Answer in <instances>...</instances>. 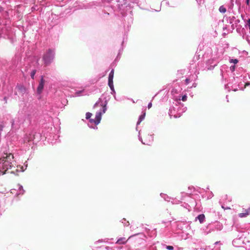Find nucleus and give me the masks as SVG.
<instances>
[{
    "label": "nucleus",
    "instance_id": "nucleus-36",
    "mask_svg": "<svg viewBox=\"0 0 250 250\" xmlns=\"http://www.w3.org/2000/svg\"><path fill=\"white\" fill-rule=\"evenodd\" d=\"M186 70L185 69L180 70L178 71V75H183L185 73Z\"/></svg>",
    "mask_w": 250,
    "mask_h": 250
},
{
    "label": "nucleus",
    "instance_id": "nucleus-46",
    "mask_svg": "<svg viewBox=\"0 0 250 250\" xmlns=\"http://www.w3.org/2000/svg\"><path fill=\"white\" fill-rule=\"evenodd\" d=\"M235 66L234 65H231L230 67V70L232 71V72H233L235 70Z\"/></svg>",
    "mask_w": 250,
    "mask_h": 250
},
{
    "label": "nucleus",
    "instance_id": "nucleus-5",
    "mask_svg": "<svg viewBox=\"0 0 250 250\" xmlns=\"http://www.w3.org/2000/svg\"><path fill=\"white\" fill-rule=\"evenodd\" d=\"M41 138L40 133L35 132L32 131L29 134H26L23 137L24 143H29L33 142V143L38 142Z\"/></svg>",
    "mask_w": 250,
    "mask_h": 250
},
{
    "label": "nucleus",
    "instance_id": "nucleus-35",
    "mask_svg": "<svg viewBox=\"0 0 250 250\" xmlns=\"http://www.w3.org/2000/svg\"><path fill=\"white\" fill-rule=\"evenodd\" d=\"M185 84L186 85L188 84L190 82H191V81L190 80V78H188V77H187L186 79L185 80Z\"/></svg>",
    "mask_w": 250,
    "mask_h": 250
},
{
    "label": "nucleus",
    "instance_id": "nucleus-4",
    "mask_svg": "<svg viewBox=\"0 0 250 250\" xmlns=\"http://www.w3.org/2000/svg\"><path fill=\"white\" fill-rule=\"evenodd\" d=\"M175 106H171L169 109L168 115L170 118L173 116L175 118L180 117L182 113L185 112L187 109L186 107L182 106V108L180 107V105L175 104Z\"/></svg>",
    "mask_w": 250,
    "mask_h": 250
},
{
    "label": "nucleus",
    "instance_id": "nucleus-62",
    "mask_svg": "<svg viewBox=\"0 0 250 250\" xmlns=\"http://www.w3.org/2000/svg\"><path fill=\"white\" fill-rule=\"evenodd\" d=\"M166 3L167 5H169V2L168 1H166Z\"/></svg>",
    "mask_w": 250,
    "mask_h": 250
},
{
    "label": "nucleus",
    "instance_id": "nucleus-13",
    "mask_svg": "<svg viewBox=\"0 0 250 250\" xmlns=\"http://www.w3.org/2000/svg\"><path fill=\"white\" fill-rule=\"evenodd\" d=\"M217 62L214 61V60H208L207 62V69L208 70L213 69L214 67L217 65Z\"/></svg>",
    "mask_w": 250,
    "mask_h": 250
},
{
    "label": "nucleus",
    "instance_id": "nucleus-54",
    "mask_svg": "<svg viewBox=\"0 0 250 250\" xmlns=\"http://www.w3.org/2000/svg\"><path fill=\"white\" fill-rule=\"evenodd\" d=\"M197 85V84L195 82H194L192 84V87H196Z\"/></svg>",
    "mask_w": 250,
    "mask_h": 250
},
{
    "label": "nucleus",
    "instance_id": "nucleus-50",
    "mask_svg": "<svg viewBox=\"0 0 250 250\" xmlns=\"http://www.w3.org/2000/svg\"><path fill=\"white\" fill-rule=\"evenodd\" d=\"M244 248L245 249V250H250V244L246 247H245Z\"/></svg>",
    "mask_w": 250,
    "mask_h": 250
},
{
    "label": "nucleus",
    "instance_id": "nucleus-12",
    "mask_svg": "<svg viewBox=\"0 0 250 250\" xmlns=\"http://www.w3.org/2000/svg\"><path fill=\"white\" fill-rule=\"evenodd\" d=\"M15 90H17L20 94L24 95L26 92V88L22 84L17 83Z\"/></svg>",
    "mask_w": 250,
    "mask_h": 250
},
{
    "label": "nucleus",
    "instance_id": "nucleus-56",
    "mask_svg": "<svg viewBox=\"0 0 250 250\" xmlns=\"http://www.w3.org/2000/svg\"><path fill=\"white\" fill-rule=\"evenodd\" d=\"M36 10V8H35V7L33 6V7L31 8V11H32V12L34 11V10Z\"/></svg>",
    "mask_w": 250,
    "mask_h": 250
},
{
    "label": "nucleus",
    "instance_id": "nucleus-7",
    "mask_svg": "<svg viewBox=\"0 0 250 250\" xmlns=\"http://www.w3.org/2000/svg\"><path fill=\"white\" fill-rule=\"evenodd\" d=\"M239 238H236L232 241V245L235 247L245 248V243L243 239L244 234L241 233L238 236Z\"/></svg>",
    "mask_w": 250,
    "mask_h": 250
},
{
    "label": "nucleus",
    "instance_id": "nucleus-38",
    "mask_svg": "<svg viewBox=\"0 0 250 250\" xmlns=\"http://www.w3.org/2000/svg\"><path fill=\"white\" fill-rule=\"evenodd\" d=\"M138 138H139V140L142 143V144H146L145 143H144L143 142L142 138L141 136H140V131H139V132Z\"/></svg>",
    "mask_w": 250,
    "mask_h": 250
},
{
    "label": "nucleus",
    "instance_id": "nucleus-47",
    "mask_svg": "<svg viewBox=\"0 0 250 250\" xmlns=\"http://www.w3.org/2000/svg\"><path fill=\"white\" fill-rule=\"evenodd\" d=\"M188 189L190 190L191 191L192 190H194V189H195V188L193 186H189L188 187Z\"/></svg>",
    "mask_w": 250,
    "mask_h": 250
},
{
    "label": "nucleus",
    "instance_id": "nucleus-14",
    "mask_svg": "<svg viewBox=\"0 0 250 250\" xmlns=\"http://www.w3.org/2000/svg\"><path fill=\"white\" fill-rule=\"evenodd\" d=\"M227 23L229 24L235 23V24H238L240 22V20L239 19H237L234 16L227 18Z\"/></svg>",
    "mask_w": 250,
    "mask_h": 250
},
{
    "label": "nucleus",
    "instance_id": "nucleus-27",
    "mask_svg": "<svg viewBox=\"0 0 250 250\" xmlns=\"http://www.w3.org/2000/svg\"><path fill=\"white\" fill-rule=\"evenodd\" d=\"M249 214L247 209L245 210V212L240 213L238 214V216L240 218H243L247 216Z\"/></svg>",
    "mask_w": 250,
    "mask_h": 250
},
{
    "label": "nucleus",
    "instance_id": "nucleus-64",
    "mask_svg": "<svg viewBox=\"0 0 250 250\" xmlns=\"http://www.w3.org/2000/svg\"><path fill=\"white\" fill-rule=\"evenodd\" d=\"M220 242H216L214 244L215 245H216V244H218V243H219Z\"/></svg>",
    "mask_w": 250,
    "mask_h": 250
},
{
    "label": "nucleus",
    "instance_id": "nucleus-32",
    "mask_svg": "<svg viewBox=\"0 0 250 250\" xmlns=\"http://www.w3.org/2000/svg\"><path fill=\"white\" fill-rule=\"evenodd\" d=\"M231 29H229L228 30L232 32L235 28L237 27V24H235V23H231Z\"/></svg>",
    "mask_w": 250,
    "mask_h": 250
},
{
    "label": "nucleus",
    "instance_id": "nucleus-19",
    "mask_svg": "<svg viewBox=\"0 0 250 250\" xmlns=\"http://www.w3.org/2000/svg\"><path fill=\"white\" fill-rule=\"evenodd\" d=\"M178 98L176 101V103H178L180 105H181V103L180 102L181 100H182L183 101H186L187 99V96L186 94H185L184 95L181 96L180 95L178 97Z\"/></svg>",
    "mask_w": 250,
    "mask_h": 250
},
{
    "label": "nucleus",
    "instance_id": "nucleus-24",
    "mask_svg": "<svg viewBox=\"0 0 250 250\" xmlns=\"http://www.w3.org/2000/svg\"><path fill=\"white\" fill-rule=\"evenodd\" d=\"M36 71H37L36 69L35 68H34L31 69V71L29 72L30 77L32 79H34V76L36 73Z\"/></svg>",
    "mask_w": 250,
    "mask_h": 250
},
{
    "label": "nucleus",
    "instance_id": "nucleus-55",
    "mask_svg": "<svg viewBox=\"0 0 250 250\" xmlns=\"http://www.w3.org/2000/svg\"><path fill=\"white\" fill-rule=\"evenodd\" d=\"M246 3L247 5H249L250 3V0H246Z\"/></svg>",
    "mask_w": 250,
    "mask_h": 250
},
{
    "label": "nucleus",
    "instance_id": "nucleus-52",
    "mask_svg": "<svg viewBox=\"0 0 250 250\" xmlns=\"http://www.w3.org/2000/svg\"><path fill=\"white\" fill-rule=\"evenodd\" d=\"M182 194H184L185 195L188 196V197H190V195H191V193L188 194V193H185V192H182Z\"/></svg>",
    "mask_w": 250,
    "mask_h": 250
},
{
    "label": "nucleus",
    "instance_id": "nucleus-42",
    "mask_svg": "<svg viewBox=\"0 0 250 250\" xmlns=\"http://www.w3.org/2000/svg\"><path fill=\"white\" fill-rule=\"evenodd\" d=\"M221 207L224 209H230V208L226 206L225 204H221Z\"/></svg>",
    "mask_w": 250,
    "mask_h": 250
},
{
    "label": "nucleus",
    "instance_id": "nucleus-39",
    "mask_svg": "<svg viewBox=\"0 0 250 250\" xmlns=\"http://www.w3.org/2000/svg\"><path fill=\"white\" fill-rule=\"evenodd\" d=\"M230 62L236 64L238 62V61L237 59H231Z\"/></svg>",
    "mask_w": 250,
    "mask_h": 250
},
{
    "label": "nucleus",
    "instance_id": "nucleus-18",
    "mask_svg": "<svg viewBox=\"0 0 250 250\" xmlns=\"http://www.w3.org/2000/svg\"><path fill=\"white\" fill-rule=\"evenodd\" d=\"M199 220L201 224L203 223L205 221V216L204 214H200L198 215L196 218L195 220Z\"/></svg>",
    "mask_w": 250,
    "mask_h": 250
},
{
    "label": "nucleus",
    "instance_id": "nucleus-44",
    "mask_svg": "<svg viewBox=\"0 0 250 250\" xmlns=\"http://www.w3.org/2000/svg\"><path fill=\"white\" fill-rule=\"evenodd\" d=\"M213 196V193H212L211 191H210V192L209 193V195H208V199H210V198H211Z\"/></svg>",
    "mask_w": 250,
    "mask_h": 250
},
{
    "label": "nucleus",
    "instance_id": "nucleus-60",
    "mask_svg": "<svg viewBox=\"0 0 250 250\" xmlns=\"http://www.w3.org/2000/svg\"><path fill=\"white\" fill-rule=\"evenodd\" d=\"M113 96H114V99L116 100H117V98H116V94L115 95H113Z\"/></svg>",
    "mask_w": 250,
    "mask_h": 250
},
{
    "label": "nucleus",
    "instance_id": "nucleus-15",
    "mask_svg": "<svg viewBox=\"0 0 250 250\" xmlns=\"http://www.w3.org/2000/svg\"><path fill=\"white\" fill-rule=\"evenodd\" d=\"M208 228H209V224L207 226L204 227L201 229V232L203 234L207 235L208 233L213 231L212 229H210Z\"/></svg>",
    "mask_w": 250,
    "mask_h": 250
},
{
    "label": "nucleus",
    "instance_id": "nucleus-33",
    "mask_svg": "<svg viewBox=\"0 0 250 250\" xmlns=\"http://www.w3.org/2000/svg\"><path fill=\"white\" fill-rule=\"evenodd\" d=\"M121 221L122 223H123L125 226H127L129 225V222L126 221V219L125 218H123Z\"/></svg>",
    "mask_w": 250,
    "mask_h": 250
},
{
    "label": "nucleus",
    "instance_id": "nucleus-45",
    "mask_svg": "<svg viewBox=\"0 0 250 250\" xmlns=\"http://www.w3.org/2000/svg\"><path fill=\"white\" fill-rule=\"evenodd\" d=\"M249 25H250V19H248L247 22L246 23L245 27H247L248 26L249 27Z\"/></svg>",
    "mask_w": 250,
    "mask_h": 250
},
{
    "label": "nucleus",
    "instance_id": "nucleus-20",
    "mask_svg": "<svg viewBox=\"0 0 250 250\" xmlns=\"http://www.w3.org/2000/svg\"><path fill=\"white\" fill-rule=\"evenodd\" d=\"M18 190L17 191L16 194L18 196L19 195H23L24 192L25 190L23 188V187L21 185H18Z\"/></svg>",
    "mask_w": 250,
    "mask_h": 250
},
{
    "label": "nucleus",
    "instance_id": "nucleus-31",
    "mask_svg": "<svg viewBox=\"0 0 250 250\" xmlns=\"http://www.w3.org/2000/svg\"><path fill=\"white\" fill-rule=\"evenodd\" d=\"M108 85L109 87H110V88H114L113 80H108Z\"/></svg>",
    "mask_w": 250,
    "mask_h": 250
},
{
    "label": "nucleus",
    "instance_id": "nucleus-61",
    "mask_svg": "<svg viewBox=\"0 0 250 250\" xmlns=\"http://www.w3.org/2000/svg\"><path fill=\"white\" fill-rule=\"evenodd\" d=\"M149 137L151 138V140H153V136L152 135H150Z\"/></svg>",
    "mask_w": 250,
    "mask_h": 250
},
{
    "label": "nucleus",
    "instance_id": "nucleus-49",
    "mask_svg": "<svg viewBox=\"0 0 250 250\" xmlns=\"http://www.w3.org/2000/svg\"><path fill=\"white\" fill-rule=\"evenodd\" d=\"M152 107V103L151 102H150L148 103L147 105V107L148 109Z\"/></svg>",
    "mask_w": 250,
    "mask_h": 250
},
{
    "label": "nucleus",
    "instance_id": "nucleus-40",
    "mask_svg": "<svg viewBox=\"0 0 250 250\" xmlns=\"http://www.w3.org/2000/svg\"><path fill=\"white\" fill-rule=\"evenodd\" d=\"M196 1L199 5L203 4L205 2V0H196Z\"/></svg>",
    "mask_w": 250,
    "mask_h": 250
},
{
    "label": "nucleus",
    "instance_id": "nucleus-17",
    "mask_svg": "<svg viewBox=\"0 0 250 250\" xmlns=\"http://www.w3.org/2000/svg\"><path fill=\"white\" fill-rule=\"evenodd\" d=\"M145 110L146 109L142 111V114L139 116L138 120L137 122V125H138L141 123V122L144 120L146 116Z\"/></svg>",
    "mask_w": 250,
    "mask_h": 250
},
{
    "label": "nucleus",
    "instance_id": "nucleus-41",
    "mask_svg": "<svg viewBox=\"0 0 250 250\" xmlns=\"http://www.w3.org/2000/svg\"><path fill=\"white\" fill-rule=\"evenodd\" d=\"M166 249L168 250H173L174 248L172 246H167Z\"/></svg>",
    "mask_w": 250,
    "mask_h": 250
},
{
    "label": "nucleus",
    "instance_id": "nucleus-48",
    "mask_svg": "<svg viewBox=\"0 0 250 250\" xmlns=\"http://www.w3.org/2000/svg\"><path fill=\"white\" fill-rule=\"evenodd\" d=\"M146 250H156V249H155L154 247H150V248L147 249Z\"/></svg>",
    "mask_w": 250,
    "mask_h": 250
},
{
    "label": "nucleus",
    "instance_id": "nucleus-3",
    "mask_svg": "<svg viewBox=\"0 0 250 250\" xmlns=\"http://www.w3.org/2000/svg\"><path fill=\"white\" fill-rule=\"evenodd\" d=\"M55 57V50L53 48L47 49L42 56V61L45 66L49 65L54 61Z\"/></svg>",
    "mask_w": 250,
    "mask_h": 250
},
{
    "label": "nucleus",
    "instance_id": "nucleus-1",
    "mask_svg": "<svg viewBox=\"0 0 250 250\" xmlns=\"http://www.w3.org/2000/svg\"><path fill=\"white\" fill-rule=\"evenodd\" d=\"M108 99L104 97V94H103L101 98H100L98 101L94 104L93 108H96L100 105L102 106V108L96 113L95 119H91L92 114L90 112H86L85 114V118L86 120H89L90 123H93L95 125H98L101 122L102 116L103 114L105 113L107 110V105L108 104Z\"/></svg>",
    "mask_w": 250,
    "mask_h": 250
},
{
    "label": "nucleus",
    "instance_id": "nucleus-22",
    "mask_svg": "<svg viewBox=\"0 0 250 250\" xmlns=\"http://www.w3.org/2000/svg\"><path fill=\"white\" fill-rule=\"evenodd\" d=\"M182 206H183L184 208H186L187 209H188L189 211L191 209L192 207L195 206V205H194V203H193V204L191 205V206H192V207H191L190 205H189L188 204L186 203H184L182 205Z\"/></svg>",
    "mask_w": 250,
    "mask_h": 250
},
{
    "label": "nucleus",
    "instance_id": "nucleus-28",
    "mask_svg": "<svg viewBox=\"0 0 250 250\" xmlns=\"http://www.w3.org/2000/svg\"><path fill=\"white\" fill-rule=\"evenodd\" d=\"M226 11V8L224 5H222L219 8V11L221 13H225Z\"/></svg>",
    "mask_w": 250,
    "mask_h": 250
},
{
    "label": "nucleus",
    "instance_id": "nucleus-63",
    "mask_svg": "<svg viewBox=\"0 0 250 250\" xmlns=\"http://www.w3.org/2000/svg\"><path fill=\"white\" fill-rule=\"evenodd\" d=\"M36 64H37V65H39L38 61H36Z\"/></svg>",
    "mask_w": 250,
    "mask_h": 250
},
{
    "label": "nucleus",
    "instance_id": "nucleus-58",
    "mask_svg": "<svg viewBox=\"0 0 250 250\" xmlns=\"http://www.w3.org/2000/svg\"><path fill=\"white\" fill-rule=\"evenodd\" d=\"M226 29H227V25H226L225 26H224V27H223V30H226Z\"/></svg>",
    "mask_w": 250,
    "mask_h": 250
},
{
    "label": "nucleus",
    "instance_id": "nucleus-9",
    "mask_svg": "<svg viewBox=\"0 0 250 250\" xmlns=\"http://www.w3.org/2000/svg\"><path fill=\"white\" fill-rule=\"evenodd\" d=\"M223 226L222 223L218 221H216L209 224V229L214 230H221L222 229Z\"/></svg>",
    "mask_w": 250,
    "mask_h": 250
},
{
    "label": "nucleus",
    "instance_id": "nucleus-34",
    "mask_svg": "<svg viewBox=\"0 0 250 250\" xmlns=\"http://www.w3.org/2000/svg\"><path fill=\"white\" fill-rule=\"evenodd\" d=\"M5 126V123L2 121L0 122V131H2Z\"/></svg>",
    "mask_w": 250,
    "mask_h": 250
},
{
    "label": "nucleus",
    "instance_id": "nucleus-30",
    "mask_svg": "<svg viewBox=\"0 0 250 250\" xmlns=\"http://www.w3.org/2000/svg\"><path fill=\"white\" fill-rule=\"evenodd\" d=\"M171 221H162V224H164V226L165 227V228L167 227L168 226H169L171 224Z\"/></svg>",
    "mask_w": 250,
    "mask_h": 250
},
{
    "label": "nucleus",
    "instance_id": "nucleus-51",
    "mask_svg": "<svg viewBox=\"0 0 250 250\" xmlns=\"http://www.w3.org/2000/svg\"><path fill=\"white\" fill-rule=\"evenodd\" d=\"M177 91H178V90H177V89H176L174 88H173V89H172V91H171V93H173L174 92H175V93H177Z\"/></svg>",
    "mask_w": 250,
    "mask_h": 250
},
{
    "label": "nucleus",
    "instance_id": "nucleus-59",
    "mask_svg": "<svg viewBox=\"0 0 250 250\" xmlns=\"http://www.w3.org/2000/svg\"><path fill=\"white\" fill-rule=\"evenodd\" d=\"M3 99L5 101V103H7L6 97H4Z\"/></svg>",
    "mask_w": 250,
    "mask_h": 250
},
{
    "label": "nucleus",
    "instance_id": "nucleus-21",
    "mask_svg": "<svg viewBox=\"0 0 250 250\" xmlns=\"http://www.w3.org/2000/svg\"><path fill=\"white\" fill-rule=\"evenodd\" d=\"M85 94L84 90H76L75 93V96H81Z\"/></svg>",
    "mask_w": 250,
    "mask_h": 250
},
{
    "label": "nucleus",
    "instance_id": "nucleus-43",
    "mask_svg": "<svg viewBox=\"0 0 250 250\" xmlns=\"http://www.w3.org/2000/svg\"><path fill=\"white\" fill-rule=\"evenodd\" d=\"M110 89H111V94L112 95H115L116 94V92H115V90L114 89V87L112 88H110Z\"/></svg>",
    "mask_w": 250,
    "mask_h": 250
},
{
    "label": "nucleus",
    "instance_id": "nucleus-57",
    "mask_svg": "<svg viewBox=\"0 0 250 250\" xmlns=\"http://www.w3.org/2000/svg\"><path fill=\"white\" fill-rule=\"evenodd\" d=\"M249 214H250V207L247 209Z\"/></svg>",
    "mask_w": 250,
    "mask_h": 250
},
{
    "label": "nucleus",
    "instance_id": "nucleus-16",
    "mask_svg": "<svg viewBox=\"0 0 250 250\" xmlns=\"http://www.w3.org/2000/svg\"><path fill=\"white\" fill-rule=\"evenodd\" d=\"M192 72H191L192 73ZM193 74H191L190 75L188 76V78H190V80L191 82H195L197 80L198 78V74H199V72H193Z\"/></svg>",
    "mask_w": 250,
    "mask_h": 250
},
{
    "label": "nucleus",
    "instance_id": "nucleus-2",
    "mask_svg": "<svg viewBox=\"0 0 250 250\" xmlns=\"http://www.w3.org/2000/svg\"><path fill=\"white\" fill-rule=\"evenodd\" d=\"M26 119L28 120V124H32L29 117H26V115L22 113H18L17 117L12 120L11 122L12 128L13 129L19 128L21 125L24 123Z\"/></svg>",
    "mask_w": 250,
    "mask_h": 250
},
{
    "label": "nucleus",
    "instance_id": "nucleus-37",
    "mask_svg": "<svg viewBox=\"0 0 250 250\" xmlns=\"http://www.w3.org/2000/svg\"><path fill=\"white\" fill-rule=\"evenodd\" d=\"M3 16H4V18H5V20H7V21L8 20H9V18H7V17H8V12H7V11H5V12H4V15H3Z\"/></svg>",
    "mask_w": 250,
    "mask_h": 250
},
{
    "label": "nucleus",
    "instance_id": "nucleus-29",
    "mask_svg": "<svg viewBox=\"0 0 250 250\" xmlns=\"http://www.w3.org/2000/svg\"><path fill=\"white\" fill-rule=\"evenodd\" d=\"M114 69H112L110 72L109 73V75H108V80H113V77H114Z\"/></svg>",
    "mask_w": 250,
    "mask_h": 250
},
{
    "label": "nucleus",
    "instance_id": "nucleus-53",
    "mask_svg": "<svg viewBox=\"0 0 250 250\" xmlns=\"http://www.w3.org/2000/svg\"><path fill=\"white\" fill-rule=\"evenodd\" d=\"M200 189H200V188H195V189H194V190H195V191H197V192H199V193H200V191L199 190H200Z\"/></svg>",
    "mask_w": 250,
    "mask_h": 250
},
{
    "label": "nucleus",
    "instance_id": "nucleus-23",
    "mask_svg": "<svg viewBox=\"0 0 250 250\" xmlns=\"http://www.w3.org/2000/svg\"><path fill=\"white\" fill-rule=\"evenodd\" d=\"M126 243V240L125 237H121L118 239L116 242L118 244H125Z\"/></svg>",
    "mask_w": 250,
    "mask_h": 250
},
{
    "label": "nucleus",
    "instance_id": "nucleus-10",
    "mask_svg": "<svg viewBox=\"0 0 250 250\" xmlns=\"http://www.w3.org/2000/svg\"><path fill=\"white\" fill-rule=\"evenodd\" d=\"M125 26H126L127 28L128 29L131 26L133 21V15L132 14V12H130L128 15H126L125 17Z\"/></svg>",
    "mask_w": 250,
    "mask_h": 250
},
{
    "label": "nucleus",
    "instance_id": "nucleus-6",
    "mask_svg": "<svg viewBox=\"0 0 250 250\" xmlns=\"http://www.w3.org/2000/svg\"><path fill=\"white\" fill-rule=\"evenodd\" d=\"M233 81L232 83L234 84H237L239 88L240 89H243V86L245 87L246 86L250 85V82H245L243 81L244 77L242 76L240 77H233Z\"/></svg>",
    "mask_w": 250,
    "mask_h": 250
},
{
    "label": "nucleus",
    "instance_id": "nucleus-26",
    "mask_svg": "<svg viewBox=\"0 0 250 250\" xmlns=\"http://www.w3.org/2000/svg\"><path fill=\"white\" fill-rule=\"evenodd\" d=\"M123 44H124V41H123L122 42V49H120L119 50V52L116 57V58L115 59V61H118L121 58V53H122V51L123 50Z\"/></svg>",
    "mask_w": 250,
    "mask_h": 250
},
{
    "label": "nucleus",
    "instance_id": "nucleus-11",
    "mask_svg": "<svg viewBox=\"0 0 250 250\" xmlns=\"http://www.w3.org/2000/svg\"><path fill=\"white\" fill-rule=\"evenodd\" d=\"M44 83L45 81L43 79V77L42 76L37 89V92L38 94H41L42 93L44 88Z\"/></svg>",
    "mask_w": 250,
    "mask_h": 250
},
{
    "label": "nucleus",
    "instance_id": "nucleus-8",
    "mask_svg": "<svg viewBox=\"0 0 250 250\" xmlns=\"http://www.w3.org/2000/svg\"><path fill=\"white\" fill-rule=\"evenodd\" d=\"M11 167V163L4 158L0 159V168L4 170L5 171Z\"/></svg>",
    "mask_w": 250,
    "mask_h": 250
},
{
    "label": "nucleus",
    "instance_id": "nucleus-25",
    "mask_svg": "<svg viewBox=\"0 0 250 250\" xmlns=\"http://www.w3.org/2000/svg\"><path fill=\"white\" fill-rule=\"evenodd\" d=\"M160 196L162 198H163L165 201H169L170 199V198L167 195V194H164V193H161L160 194Z\"/></svg>",
    "mask_w": 250,
    "mask_h": 250
}]
</instances>
